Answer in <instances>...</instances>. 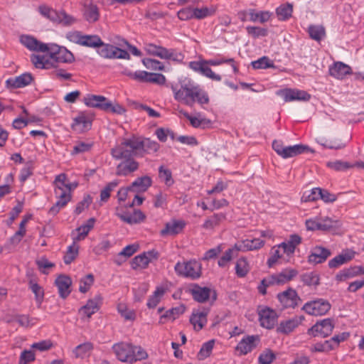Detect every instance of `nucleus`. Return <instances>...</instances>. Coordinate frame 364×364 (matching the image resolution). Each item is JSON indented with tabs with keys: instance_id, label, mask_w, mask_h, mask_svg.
Returning <instances> with one entry per match:
<instances>
[{
	"instance_id": "c03bdc74",
	"label": "nucleus",
	"mask_w": 364,
	"mask_h": 364,
	"mask_svg": "<svg viewBox=\"0 0 364 364\" xmlns=\"http://www.w3.org/2000/svg\"><path fill=\"white\" fill-rule=\"evenodd\" d=\"M194 19L201 20L212 16L215 14L216 9L213 6H203L201 8L193 6Z\"/></svg>"
},
{
	"instance_id": "4c0bfd02",
	"label": "nucleus",
	"mask_w": 364,
	"mask_h": 364,
	"mask_svg": "<svg viewBox=\"0 0 364 364\" xmlns=\"http://www.w3.org/2000/svg\"><path fill=\"white\" fill-rule=\"evenodd\" d=\"M191 293L196 301L203 303L209 299L210 289L208 287H201L196 284L191 289Z\"/></svg>"
},
{
	"instance_id": "4468645a",
	"label": "nucleus",
	"mask_w": 364,
	"mask_h": 364,
	"mask_svg": "<svg viewBox=\"0 0 364 364\" xmlns=\"http://www.w3.org/2000/svg\"><path fill=\"white\" fill-rule=\"evenodd\" d=\"M116 167V175L119 176H128L136 171L139 168V163L134 157H124Z\"/></svg>"
},
{
	"instance_id": "4be33fe9",
	"label": "nucleus",
	"mask_w": 364,
	"mask_h": 364,
	"mask_svg": "<svg viewBox=\"0 0 364 364\" xmlns=\"http://www.w3.org/2000/svg\"><path fill=\"white\" fill-rule=\"evenodd\" d=\"M33 80V77L31 73H25L18 76L8 78L5 83L7 88H22L30 85Z\"/></svg>"
},
{
	"instance_id": "6e6552de",
	"label": "nucleus",
	"mask_w": 364,
	"mask_h": 364,
	"mask_svg": "<svg viewBox=\"0 0 364 364\" xmlns=\"http://www.w3.org/2000/svg\"><path fill=\"white\" fill-rule=\"evenodd\" d=\"M331 308V305L328 300L319 298L306 302L302 309L309 315L318 316L326 314Z\"/></svg>"
},
{
	"instance_id": "c756f323",
	"label": "nucleus",
	"mask_w": 364,
	"mask_h": 364,
	"mask_svg": "<svg viewBox=\"0 0 364 364\" xmlns=\"http://www.w3.org/2000/svg\"><path fill=\"white\" fill-rule=\"evenodd\" d=\"M152 185V179L148 176L136 178L129 186L130 191L134 193H144Z\"/></svg>"
},
{
	"instance_id": "79ce46f5",
	"label": "nucleus",
	"mask_w": 364,
	"mask_h": 364,
	"mask_svg": "<svg viewBox=\"0 0 364 364\" xmlns=\"http://www.w3.org/2000/svg\"><path fill=\"white\" fill-rule=\"evenodd\" d=\"M83 15L89 23L96 22L100 17L98 7L92 3L85 4Z\"/></svg>"
},
{
	"instance_id": "72a5a7b5",
	"label": "nucleus",
	"mask_w": 364,
	"mask_h": 364,
	"mask_svg": "<svg viewBox=\"0 0 364 364\" xmlns=\"http://www.w3.org/2000/svg\"><path fill=\"white\" fill-rule=\"evenodd\" d=\"M95 223V219L94 218H91L86 223L78 227L75 231L77 232L76 235H73V240L77 242L79 241L83 240L89 232L93 228Z\"/></svg>"
},
{
	"instance_id": "774afa93",
	"label": "nucleus",
	"mask_w": 364,
	"mask_h": 364,
	"mask_svg": "<svg viewBox=\"0 0 364 364\" xmlns=\"http://www.w3.org/2000/svg\"><path fill=\"white\" fill-rule=\"evenodd\" d=\"M251 64L254 69H267L274 66V63L267 56H263L252 61Z\"/></svg>"
},
{
	"instance_id": "1a4fd4ad",
	"label": "nucleus",
	"mask_w": 364,
	"mask_h": 364,
	"mask_svg": "<svg viewBox=\"0 0 364 364\" xmlns=\"http://www.w3.org/2000/svg\"><path fill=\"white\" fill-rule=\"evenodd\" d=\"M97 53L104 58L125 60L130 58V55L127 50L119 48L111 44L104 43L103 42L102 45L98 47Z\"/></svg>"
},
{
	"instance_id": "9b49d317",
	"label": "nucleus",
	"mask_w": 364,
	"mask_h": 364,
	"mask_svg": "<svg viewBox=\"0 0 364 364\" xmlns=\"http://www.w3.org/2000/svg\"><path fill=\"white\" fill-rule=\"evenodd\" d=\"M132 78L142 82H151L162 85L166 82V77L161 73H149L144 70H137L129 74Z\"/></svg>"
},
{
	"instance_id": "e433bc0d",
	"label": "nucleus",
	"mask_w": 364,
	"mask_h": 364,
	"mask_svg": "<svg viewBox=\"0 0 364 364\" xmlns=\"http://www.w3.org/2000/svg\"><path fill=\"white\" fill-rule=\"evenodd\" d=\"M225 220V213H215L205 220L204 223L203 224V228L206 230H213L215 228L219 226Z\"/></svg>"
},
{
	"instance_id": "412c9836",
	"label": "nucleus",
	"mask_w": 364,
	"mask_h": 364,
	"mask_svg": "<svg viewBox=\"0 0 364 364\" xmlns=\"http://www.w3.org/2000/svg\"><path fill=\"white\" fill-rule=\"evenodd\" d=\"M208 312L209 310L204 308L193 311L190 317V322L195 331H199L206 325Z\"/></svg>"
},
{
	"instance_id": "338daca9",
	"label": "nucleus",
	"mask_w": 364,
	"mask_h": 364,
	"mask_svg": "<svg viewBox=\"0 0 364 364\" xmlns=\"http://www.w3.org/2000/svg\"><path fill=\"white\" fill-rule=\"evenodd\" d=\"M119 185L118 180H114L109 183L100 192V200L107 202L110 197L111 192Z\"/></svg>"
},
{
	"instance_id": "f8f14e48",
	"label": "nucleus",
	"mask_w": 364,
	"mask_h": 364,
	"mask_svg": "<svg viewBox=\"0 0 364 364\" xmlns=\"http://www.w3.org/2000/svg\"><path fill=\"white\" fill-rule=\"evenodd\" d=\"M258 315L259 323L263 328L271 329L273 328L277 323V312L267 306H259L258 309Z\"/></svg>"
},
{
	"instance_id": "bb28decb",
	"label": "nucleus",
	"mask_w": 364,
	"mask_h": 364,
	"mask_svg": "<svg viewBox=\"0 0 364 364\" xmlns=\"http://www.w3.org/2000/svg\"><path fill=\"white\" fill-rule=\"evenodd\" d=\"M54 191H73L77 186V182H70L65 173H60L55 176L53 181Z\"/></svg>"
},
{
	"instance_id": "0eeeda50",
	"label": "nucleus",
	"mask_w": 364,
	"mask_h": 364,
	"mask_svg": "<svg viewBox=\"0 0 364 364\" xmlns=\"http://www.w3.org/2000/svg\"><path fill=\"white\" fill-rule=\"evenodd\" d=\"M94 115L89 112H80L73 119L72 129L78 134L86 132L91 129Z\"/></svg>"
},
{
	"instance_id": "473e14b6",
	"label": "nucleus",
	"mask_w": 364,
	"mask_h": 364,
	"mask_svg": "<svg viewBox=\"0 0 364 364\" xmlns=\"http://www.w3.org/2000/svg\"><path fill=\"white\" fill-rule=\"evenodd\" d=\"M303 320V316H294L290 319L280 322L278 330L282 333H289L298 327Z\"/></svg>"
},
{
	"instance_id": "3c124183",
	"label": "nucleus",
	"mask_w": 364,
	"mask_h": 364,
	"mask_svg": "<svg viewBox=\"0 0 364 364\" xmlns=\"http://www.w3.org/2000/svg\"><path fill=\"white\" fill-rule=\"evenodd\" d=\"M29 289L35 295V300L38 306H40L43 301L44 291L42 287L31 279L28 282Z\"/></svg>"
},
{
	"instance_id": "6e6d98bb",
	"label": "nucleus",
	"mask_w": 364,
	"mask_h": 364,
	"mask_svg": "<svg viewBox=\"0 0 364 364\" xmlns=\"http://www.w3.org/2000/svg\"><path fill=\"white\" fill-rule=\"evenodd\" d=\"M293 7L291 4H282L277 8L276 14L280 21H286L289 19L292 14Z\"/></svg>"
},
{
	"instance_id": "bf43d9fd",
	"label": "nucleus",
	"mask_w": 364,
	"mask_h": 364,
	"mask_svg": "<svg viewBox=\"0 0 364 364\" xmlns=\"http://www.w3.org/2000/svg\"><path fill=\"white\" fill-rule=\"evenodd\" d=\"M102 45V41L97 35H83L82 46L97 48Z\"/></svg>"
},
{
	"instance_id": "dca6fc26",
	"label": "nucleus",
	"mask_w": 364,
	"mask_h": 364,
	"mask_svg": "<svg viewBox=\"0 0 364 364\" xmlns=\"http://www.w3.org/2000/svg\"><path fill=\"white\" fill-rule=\"evenodd\" d=\"M158 257V252L154 250L144 252L134 257L131 264L132 267L134 269H145L153 259H157Z\"/></svg>"
},
{
	"instance_id": "f03ea898",
	"label": "nucleus",
	"mask_w": 364,
	"mask_h": 364,
	"mask_svg": "<svg viewBox=\"0 0 364 364\" xmlns=\"http://www.w3.org/2000/svg\"><path fill=\"white\" fill-rule=\"evenodd\" d=\"M222 64L229 65L234 74L237 75L239 73V63L234 58H226L220 54H218L217 57L213 59L191 61L188 63V68L202 76L220 82L222 80L221 75L215 73L210 66H218Z\"/></svg>"
},
{
	"instance_id": "cd10ccee",
	"label": "nucleus",
	"mask_w": 364,
	"mask_h": 364,
	"mask_svg": "<svg viewBox=\"0 0 364 364\" xmlns=\"http://www.w3.org/2000/svg\"><path fill=\"white\" fill-rule=\"evenodd\" d=\"M235 244L240 252H247L260 249L264 245V241L260 238L246 239Z\"/></svg>"
},
{
	"instance_id": "7ed1b4c3",
	"label": "nucleus",
	"mask_w": 364,
	"mask_h": 364,
	"mask_svg": "<svg viewBox=\"0 0 364 364\" xmlns=\"http://www.w3.org/2000/svg\"><path fill=\"white\" fill-rule=\"evenodd\" d=\"M141 138L137 135L122 139V141L111 149L112 156L116 159H122L124 157L141 158Z\"/></svg>"
},
{
	"instance_id": "aec40b11",
	"label": "nucleus",
	"mask_w": 364,
	"mask_h": 364,
	"mask_svg": "<svg viewBox=\"0 0 364 364\" xmlns=\"http://www.w3.org/2000/svg\"><path fill=\"white\" fill-rule=\"evenodd\" d=\"M331 255L330 250L321 246H316L311 249L308 256V262L312 264L323 263Z\"/></svg>"
},
{
	"instance_id": "052dcab7",
	"label": "nucleus",
	"mask_w": 364,
	"mask_h": 364,
	"mask_svg": "<svg viewBox=\"0 0 364 364\" xmlns=\"http://www.w3.org/2000/svg\"><path fill=\"white\" fill-rule=\"evenodd\" d=\"M186 311V307L184 305H179L176 307L172 308L166 311L164 314H163L160 319L168 318L169 320L174 321L179 316L182 315Z\"/></svg>"
},
{
	"instance_id": "6ab92c4d",
	"label": "nucleus",
	"mask_w": 364,
	"mask_h": 364,
	"mask_svg": "<svg viewBox=\"0 0 364 364\" xmlns=\"http://www.w3.org/2000/svg\"><path fill=\"white\" fill-rule=\"evenodd\" d=\"M277 299L284 308H294L300 300L296 291L291 288L278 294Z\"/></svg>"
},
{
	"instance_id": "f3484780",
	"label": "nucleus",
	"mask_w": 364,
	"mask_h": 364,
	"mask_svg": "<svg viewBox=\"0 0 364 364\" xmlns=\"http://www.w3.org/2000/svg\"><path fill=\"white\" fill-rule=\"evenodd\" d=\"M57 199L55 203L50 208L49 213L51 215H56L60 209L64 208L72 198L71 191H54Z\"/></svg>"
},
{
	"instance_id": "09e8293b",
	"label": "nucleus",
	"mask_w": 364,
	"mask_h": 364,
	"mask_svg": "<svg viewBox=\"0 0 364 364\" xmlns=\"http://www.w3.org/2000/svg\"><path fill=\"white\" fill-rule=\"evenodd\" d=\"M185 55L175 48H166L163 60H171L176 63H183Z\"/></svg>"
},
{
	"instance_id": "4d7b16f0",
	"label": "nucleus",
	"mask_w": 364,
	"mask_h": 364,
	"mask_svg": "<svg viewBox=\"0 0 364 364\" xmlns=\"http://www.w3.org/2000/svg\"><path fill=\"white\" fill-rule=\"evenodd\" d=\"M270 256L267 259V264L269 267H272L278 260L282 257V247L280 245L274 246L270 251Z\"/></svg>"
},
{
	"instance_id": "393cba45",
	"label": "nucleus",
	"mask_w": 364,
	"mask_h": 364,
	"mask_svg": "<svg viewBox=\"0 0 364 364\" xmlns=\"http://www.w3.org/2000/svg\"><path fill=\"white\" fill-rule=\"evenodd\" d=\"M101 304L102 297L100 295H97L93 299H89L86 304L80 309L79 313L87 318H90L100 309Z\"/></svg>"
},
{
	"instance_id": "b1692460",
	"label": "nucleus",
	"mask_w": 364,
	"mask_h": 364,
	"mask_svg": "<svg viewBox=\"0 0 364 364\" xmlns=\"http://www.w3.org/2000/svg\"><path fill=\"white\" fill-rule=\"evenodd\" d=\"M83 102L87 107L97 108L102 111H105L109 105L108 99L105 97L92 94L86 95L83 98Z\"/></svg>"
},
{
	"instance_id": "a18cd8bd",
	"label": "nucleus",
	"mask_w": 364,
	"mask_h": 364,
	"mask_svg": "<svg viewBox=\"0 0 364 364\" xmlns=\"http://www.w3.org/2000/svg\"><path fill=\"white\" fill-rule=\"evenodd\" d=\"M141 144V157H144L146 154H151L156 152L160 147L159 144L156 141H152L149 138L142 137Z\"/></svg>"
},
{
	"instance_id": "864d4df0",
	"label": "nucleus",
	"mask_w": 364,
	"mask_h": 364,
	"mask_svg": "<svg viewBox=\"0 0 364 364\" xmlns=\"http://www.w3.org/2000/svg\"><path fill=\"white\" fill-rule=\"evenodd\" d=\"M326 166L336 171H344L354 167L353 164L342 160L328 161Z\"/></svg>"
},
{
	"instance_id": "13d9d810",
	"label": "nucleus",
	"mask_w": 364,
	"mask_h": 364,
	"mask_svg": "<svg viewBox=\"0 0 364 364\" xmlns=\"http://www.w3.org/2000/svg\"><path fill=\"white\" fill-rule=\"evenodd\" d=\"M92 349V343L90 342H85L76 346L73 350V353L76 358H84L88 355Z\"/></svg>"
},
{
	"instance_id": "2f4dec72",
	"label": "nucleus",
	"mask_w": 364,
	"mask_h": 364,
	"mask_svg": "<svg viewBox=\"0 0 364 364\" xmlns=\"http://www.w3.org/2000/svg\"><path fill=\"white\" fill-rule=\"evenodd\" d=\"M351 71V68L342 62H336L329 68L330 75L337 79L344 78Z\"/></svg>"
},
{
	"instance_id": "f257e3e1",
	"label": "nucleus",
	"mask_w": 364,
	"mask_h": 364,
	"mask_svg": "<svg viewBox=\"0 0 364 364\" xmlns=\"http://www.w3.org/2000/svg\"><path fill=\"white\" fill-rule=\"evenodd\" d=\"M49 58L45 55H31V61L38 69H50L55 63H71L75 60L73 54L65 47L55 43H48L46 51Z\"/></svg>"
},
{
	"instance_id": "20e7f679",
	"label": "nucleus",
	"mask_w": 364,
	"mask_h": 364,
	"mask_svg": "<svg viewBox=\"0 0 364 364\" xmlns=\"http://www.w3.org/2000/svg\"><path fill=\"white\" fill-rule=\"evenodd\" d=\"M112 350L116 358L122 362L133 363L148 357L147 353L141 347L129 343H115L112 346Z\"/></svg>"
},
{
	"instance_id": "e2e57ef3",
	"label": "nucleus",
	"mask_w": 364,
	"mask_h": 364,
	"mask_svg": "<svg viewBox=\"0 0 364 364\" xmlns=\"http://www.w3.org/2000/svg\"><path fill=\"white\" fill-rule=\"evenodd\" d=\"M319 275L316 272H306L301 276V281L307 286H317L319 284Z\"/></svg>"
},
{
	"instance_id": "7c9ffc66",
	"label": "nucleus",
	"mask_w": 364,
	"mask_h": 364,
	"mask_svg": "<svg viewBox=\"0 0 364 364\" xmlns=\"http://www.w3.org/2000/svg\"><path fill=\"white\" fill-rule=\"evenodd\" d=\"M301 242V237L296 234H293L289 236V238L287 241L279 245L282 247L283 253L286 254L287 256H290L294 253L296 247L300 245Z\"/></svg>"
},
{
	"instance_id": "5fc2aeb1",
	"label": "nucleus",
	"mask_w": 364,
	"mask_h": 364,
	"mask_svg": "<svg viewBox=\"0 0 364 364\" xmlns=\"http://www.w3.org/2000/svg\"><path fill=\"white\" fill-rule=\"evenodd\" d=\"M308 33L311 38L318 42L326 36L325 28L322 26L311 25L308 28Z\"/></svg>"
},
{
	"instance_id": "2eb2a0df",
	"label": "nucleus",
	"mask_w": 364,
	"mask_h": 364,
	"mask_svg": "<svg viewBox=\"0 0 364 364\" xmlns=\"http://www.w3.org/2000/svg\"><path fill=\"white\" fill-rule=\"evenodd\" d=\"M116 215L123 222L129 225L137 224L142 222L146 216L140 210H134L133 213L124 211L122 208L117 207Z\"/></svg>"
},
{
	"instance_id": "69168bd1",
	"label": "nucleus",
	"mask_w": 364,
	"mask_h": 364,
	"mask_svg": "<svg viewBox=\"0 0 364 364\" xmlns=\"http://www.w3.org/2000/svg\"><path fill=\"white\" fill-rule=\"evenodd\" d=\"M95 278L93 274H88L80 279L79 291L81 293L87 292L90 287L93 285Z\"/></svg>"
},
{
	"instance_id": "c9c22d12",
	"label": "nucleus",
	"mask_w": 364,
	"mask_h": 364,
	"mask_svg": "<svg viewBox=\"0 0 364 364\" xmlns=\"http://www.w3.org/2000/svg\"><path fill=\"white\" fill-rule=\"evenodd\" d=\"M272 15L273 14L268 11H257L255 9H252L248 10L249 19L252 22L264 23L270 20Z\"/></svg>"
},
{
	"instance_id": "37998d69",
	"label": "nucleus",
	"mask_w": 364,
	"mask_h": 364,
	"mask_svg": "<svg viewBox=\"0 0 364 364\" xmlns=\"http://www.w3.org/2000/svg\"><path fill=\"white\" fill-rule=\"evenodd\" d=\"M319 223V229L322 231L334 230L340 226L338 220L328 217H317Z\"/></svg>"
},
{
	"instance_id": "603ef678",
	"label": "nucleus",
	"mask_w": 364,
	"mask_h": 364,
	"mask_svg": "<svg viewBox=\"0 0 364 364\" xmlns=\"http://www.w3.org/2000/svg\"><path fill=\"white\" fill-rule=\"evenodd\" d=\"M166 48L154 43H147L144 44V50L149 55L159 57L161 59L164 58Z\"/></svg>"
},
{
	"instance_id": "a211bd4d",
	"label": "nucleus",
	"mask_w": 364,
	"mask_h": 364,
	"mask_svg": "<svg viewBox=\"0 0 364 364\" xmlns=\"http://www.w3.org/2000/svg\"><path fill=\"white\" fill-rule=\"evenodd\" d=\"M259 338L257 335L244 337L237 345L235 350L240 355H247L257 347Z\"/></svg>"
},
{
	"instance_id": "49530a36",
	"label": "nucleus",
	"mask_w": 364,
	"mask_h": 364,
	"mask_svg": "<svg viewBox=\"0 0 364 364\" xmlns=\"http://www.w3.org/2000/svg\"><path fill=\"white\" fill-rule=\"evenodd\" d=\"M166 292V289L162 287L159 286L157 287L154 291L153 294L151 295L148 299L147 301V306L149 309H154L155 308L161 300L162 297L164 296V294Z\"/></svg>"
},
{
	"instance_id": "0e129e2a",
	"label": "nucleus",
	"mask_w": 364,
	"mask_h": 364,
	"mask_svg": "<svg viewBox=\"0 0 364 364\" xmlns=\"http://www.w3.org/2000/svg\"><path fill=\"white\" fill-rule=\"evenodd\" d=\"M117 311L125 321H134L136 318V313L133 309H128L124 304L117 305Z\"/></svg>"
},
{
	"instance_id": "de8ad7c7",
	"label": "nucleus",
	"mask_w": 364,
	"mask_h": 364,
	"mask_svg": "<svg viewBox=\"0 0 364 364\" xmlns=\"http://www.w3.org/2000/svg\"><path fill=\"white\" fill-rule=\"evenodd\" d=\"M355 277H358V272L356 269V267H350L349 268L343 269L339 271L335 279L338 282H345L346 280L353 279Z\"/></svg>"
},
{
	"instance_id": "c85d7f7f",
	"label": "nucleus",
	"mask_w": 364,
	"mask_h": 364,
	"mask_svg": "<svg viewBox=\"0 0 364 364\" xmlns=\"http://www.w3.org/2000/svg\"><path fill=\"white\" fill-rule=\"evenodd\" d=\"M55 283L58 287L59 296L61 298L65 299L70 295L71 292L70 287L72 284L70 277L66 275H60L55 279Z\"/></svg>"
},
{
	"instance_id": "ddd939ff",
	"label": "nucleus",
	"mask_w": 364,
	"mask_h": 364,
	"mask_svg": "<svg viewBox=\"0 0 364 364\" xmlns=\"http://www.w3.org/2000/svg\"><path fill=\"white\" fill-rule=\"evenodd\" d=\"M333 328V321L331 318H325L314 324L309 330V333L314 337L320 336L325 338L332 333Z\"/></svg>"
},
{
	"instance_id": "a19ab883",
	"label": "nucleus",
	"mask_w": 364,
	"mask_h": 364,
	"mask_svg": "<svg viewBox=\"0 0 364 364\" xmlns=\"http://www.w3.org/2000/svg\"><path fill=\"white\" fill-rule=\"evenodd\" d=\"M239 250L236 247L235 244L232 247L228 248L219 259L218 264L220 267H225L228 263L235 257H237Z\"/></svg>"
},
{
	"instance_id": "8fccbe9b",
	"label": "nucleus",
	"mask_w": 364,
	"mask_h": 364,
	"mask_svg": "<svg viewBox=\"0 0 364 364\" xmlns=\"http://www.w3.org/2000/svg\"><path fill=\"white\" fill-rule=\"evenodd\" d=\"M79 253V245L76 242L73 240V243L68 247L67 250L63 257L65 264H71L77 257Z\"/></svg>"
},
{
	"instance_id": "ea45409f",
	"label": "nucleus",
	"mask_w": 364,
	"mask_h": 364,
	"mask_svg": "<svg viewBox=\"0 0 364 364\" xmlns=\"http://www.w3.org/2000/svg\"><path fill=\"white\" fill-rule=\"evenodd\" d=\"M308 149L309 147L307 146H304L302 144H296L293 146H284L281 157H282L283 159L294 157L299 154L304 153Z\"/></svg>"
},
{
	"instance_id": "a878e982",
	"label": "nucleus",
	"mask_w": 364,
	"mask_h": 364,
	"mask_svg": "<svg viewBox=\"0 0 364 364\" xmlns=\"http://www.w3.org/2000/svg\"><path fill=\"white\" fill-rule=\"evenodd\" d=\"M20 41L25 47L32 51L45 53L48 48V43H43L28 35L21 36Z\"/></svg>"
},
{
	"instance_id": "9d476101",
	"label": "nucleus",
	"mask_w": 364,
	"mask_h": 364,
	"mask_svg": "<svg viewBox=\"0 0 364 364\" xmlns=\"http://www.w3.org/2000/svg\"><path fill=\"white\" fill-rule=\"evenodd\" d=\"M276 95L283 98L284 102L292 101H308L311 98V95L304 90L285 88L279 90L276 92Z\"/></svg>"
},
{
	"instance_id": "680f3d73",
	"label": "nucleus",
	"mask_w": 364,
	"mask_h": 364,
	"mask_svg": "<svg viewBox=\"0 0 364 364\" xmlns=\"http://www.w3.org/2000/svg\"><path fill=\"white\" fill-rule=\"evenodd\" d=\"M320 144L325 148L330 149H341L346 146V144L343 143L341 140L335 139H320Z\"/></svg>"
},
{
	"instance_id": "39448f33",
	"label": "nucleus",
	"mask_w": 364,
	"mask_h": 364,
	"mask_svg": "<svg viewBox=\"0 0 364 364\" xmlns=\"http://www.w3.org/2000/svg\"><path fill=\"white\" fill-rule=\"evenodd\" d=\"M179 83V87L177 86L171 87L175 100L188 106H192L193 105L194 92L198 85L189 78L181 80Z\"/></svg>"
},
{
	"instance_id": "423d86ee",
	"label": "nucleus",
	"mask_w": 364,
	"mask_h": 364,
	"mask_svg": "<svg viewBox=\"0 0 364 364\" xmlns=\"http://www.w3.org/2000/svg\"><path fill=\"white\" fill-rule=\"evenodd\" d=\"M174 269L178 276L193 280L199 279L202 274V264L196 259L178 262Z\"/></svg>"
},
{
	"instance_id": "f704fd0d",
	"label": "nucleus",
	"mask_w": 364,
	"mask_h": 364,
	"mask_svg": "<svg viewBox=\"0 0 364 364\" xmlns=\"http://www.w3.org/2000/svg\"><path fill=\"white\" fill-rule=\"evenodd\" d=\"M186 223L183 220H173L166 224L165 228L161 230L160 233L162 236L178 234L184 228Z\"/></svg>"
},
{
	"instance_id": "58836bf2",
	"label": "nucleus",
	"mask_w": 364,
	"mask_h": 364,
	"mask_svg": "<svg viewBox=\"0 0 364 364\" xmlns=\"http://www.w3.org/2000/svg\"><path fill=\"white\" fill-rule=\"evenodd\" d=\"M235 274L239 278H243L250 272L251 267L249 261L245 257H240L235 263Z\"/></svg>"
},
{
	"instance_id": "5701e85b",
	"label": "nucleus",
	"mask_w": 364,
	"mask_h": 364,
	"mask_svg": "<svg viewBox=\"0 0 364 364\" xmlns=\"http://www.w3.org/2000/svg\"><path fill=\"white\" fill-rule=\"evenodd\" d=\"M298 274V271L293 268H286L280 272L270 275L274 285L284 284L292 280Z\"/></svg>"
}]
</instances>
